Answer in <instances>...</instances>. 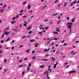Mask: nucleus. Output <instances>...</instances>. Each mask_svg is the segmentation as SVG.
<instances>
[{
  "mask_svg": "<svg viewBox=\"0 0 79 79\" xmlns=\"http://www.w3.org/2000/svg\"><path fill=\"white\" fill-rule=\"evenodd\" d=\"M39 29L40 30H42V28L41 27H40Z\"/></svg>",
  "mask_w": 79,
  "mask_h": 79,
  "instance_id": "nucleus-51",
  "label": "nucleus"
},
{
  "mask_svg": "<svg viewBox=\"0 0 79 79\" xmlns=\"http://www.w3.org/2000/svg\"><path fill=\"white\" fill-rule=\"evenodd\" d=\"M1 44H3L4 43V41L3 40H2L1 42Z\"/></svg>",
  "mask_w": 79,
  "mask_h": 79,
  "instance_id": "nucleus-40",
  "label": "nucleus"
},
{
  "mask_svg": "<svg viewBox=\"0 0 79 79\" xmlns=\"http://www.w3.org/2000/svg\"><path fill=\"white\" fill-rule=\"evenodd\" d=\"M71 30H70V31H69V34H71Z\"/></svg>",
  "mask_w": 79,
  "mask_h": 79,
  "instance_id": "nucleus-52",
  "label": "nucleus"
},
{
  "mask_svg": "<svg viewBox=\"0 0 79 79\" xmlns=\"http://www.w3.org/2000/svg\"><path fill=\"white\" fill-rule=\"evenodd\" d=\"M48 74H49V73H47L46 76H47V78L48 79H50V78L48 76Z\"/></svg>",
  "mask_w": 79,
  "mask_h": 79,
  "instance_id": "nucleus-7",
  "label": "nucleus"
},
{
  "mask_svg": "<svg viewBox=\"0 0 79 79\" xmlns=\"http://www.w3.org/2000/svg\"><path fill=\"white\" fill-rule=\"evenodd\" d=\"M26 52H27V53H29L30 52V49H29L28 50H27L26 51Z\"/></svg>",
  "mask_w": 79,
  "mask_h": 79,
  "instance_id": "nucleus-10",
  "label": "nucleus"
},
{
  "mask_svg": "<svg viewBox=\"0 0 79 79\" xmlns=\"http://www.w3.org/2000/svg\"><path fill=\"white\" fill-rule=\"evenodd\" d=\"M48 21V20H44L45 22H47V21Z\"/></svg>",
  "mask_w": 79,
  "mask_h": 79,
  "instance_id": "nucleus-55",
  "label": "nucleus"
},
{
  "mask_svg": "<svg viewBox=\"0 0 79 79\" xmlns=\"http://www.w3.org/2000/svg\"><path fill=\"white\" fill-rule=\"evenodd\" d=\"M50 42H51V41L49 40L48 42L47 43V44L48 45V44H50Z\"/></svg>",
  "mask_w": 79,
  "mask_h": 79,
  "instance_id": "nucleus-37",
  "label": "nucleus"
},
{
  "mask_svg": "<svg viewBox=\"0 0 79 79\" xmlns=\"http://www.w3.org/2000/svg\"><path fill=\"white\" fill-rule=\"evenodd\" d=\"M67 45V44L66 43H65V44H64L63 46H65V45Z\"/></svg>",
  "mask_w": 79,
  "mask_h": 79,
  "instance_id": "nucleus-59",
  "label": "nucleus"
},
{
  "mask_svg": "<svg viewBox=\"0 0 79 79\" xmlns=\"http://www.w3.org/2000/svg\"><path fill=\"white\" fill-rule=\"evenodd\" d=\"M53 40H57V38H53Z\"/></svg>",
  "mask_w": 79,
  "mask_h": 79,
  "instance_id": "nucleus-24",
  "label": "nucleus"
},
{
  "mask_svg": "<svg viewBox=\"0 0 79 79\" xmlns=\"http://www.w3.org/2000/svg\"><path fill=\"white\" fill-rule=\"evenodd\" d=\"M26 2H24L23 3V5H24V4H26Z\"/></svg>",
  "mask_w": 79,
  "mask_h": 79,
  "instance_id": "nucleus-46",
  "label": "nucleus"
},
{
  "mask_svg": "<svg viewBox=\"0 0 79 79\" xmlns=\"http://www.w3.org/2000/svg\"><path fill=\"white\" fill-rule=\"evenodd\" d=\"M6 29L7 30H9V29H10V28H9V27H7Z\"/></svg>",
  "mask_w": 79,
  "mask_h": 79,
  "instance_id": "nucleus-47",
  "label": "nucleus"
},
{
  "mask_svg": "<svg viewBox=\"0 0 79 79\" xmlns=\"http://www.w3.org/2000/svg\"><path fill=\"white\" fill-rule=\"evenodd\" d=\"M16 19V17H14L13 18V20H14Z\"/></svg>",
  "mask_w": 79,
  "mask_h": 79,
  "instance_id": "nucleus-49",
  "label": "nucleus"
},
{
  "mask_svg": "<svg viewBox=\"0 0 79 79\" xmlns=\"http://www.w3.org/2000/svg\"><path fill=\"white\" fill-rule=\"evenodd\" d=\"M18 18H19V15H18L16 17V19H18Z\"/></svg>",
  "mask_w": 79,
  "mask_h": 79,
  "instance_id": "nucleus-41",
  "label": "nucleus"
},
{
  "mask_svg": "<svg viewBox=\"0 0 79 79\" xmlns=\"http://www.w3.org/2000/svg\"><path fill=\"white\" fill-rule=\"evenodd\" d=\"M4 35H5V34H4V33H3L2 36H1V38H3V37H4Z\"/></svg>",
  "mask_w": 79,
  "mask_h": 79,
  "instance_id": "nucleus-23",
  "label": "nucleus"
},
{
  "mask_svg": "<svg viewBox=\"0 0 79 79\" xmlns=\"http://www.w3.org/2000/svg\"><path fill=\"white\" fill-rule=\"evenodd\" d=\"M48 28H49V27H46L45 28V30H47V29H48Z\"/></svg>",
  "mask_w": 79,
  "mask_h": 79,
  "instance_id": "nucleus-25",
  "label": "nucleus"
},
{
  "mask_svg": "<svg viewBox=\"0 0 79 79\" xmlns=\"http://www.w3.org/2000/svg\"><path fill=\"white\" fill-rule=\"evenodd\" d=\"M74 52V51L72 50L71 52V54H73V52Z\"/></svg>",
  "mask_w": 79,
  "mask_h": 79,
  "instance_id": "nucleus-42",
  "label": "nucleus"
},
{
  "mask_svg": "<svg viewBox=\"0 0 79 79\" xmlns=\"http://www.w3.org/2000/svg\"><path fill=\"white\" fill-rule=\"evenodd\" d=\"M4 11V9H2V10H0V12L1 13H3Z\"/></svg>",
  "mask_w": 79,
  "mask_h": 79,
  "instance_id": "nucleus-8",
  "label": "nucleus"
},
{
  "mask_svg": "<svg viewBox=\"0 0 79 79\" xmlns=\"http://www.w3.org/2000/svg\"><path fill=\"white\" fill-rule=\"evenodd\" d=\"M76 2H77V1H75L73 3V4H74V3H76Z\"/></svg>",
  "mask_w": 79,
  "mask_h": 79,
  "instance_id": "nucleus-31",
  "label": "nucleus"
},
{
  "mask_svg": "<svg viewBox=\"0 0 79 79\" xmlns=\"http://www.w3.org/2000/svg\"><path fill=\"white\" fill-rule=\"evenodd\" d=\"M25 73V72L24 71L22 73V75H23V74H24V73Z\"/></svg>",
  "mask_w": 79,
  "mask_h": 79,
  "instance_id": "nucleus-50",
  "label": "nucleus"
},
{
  "mask_svg": "<svg viewBox=\"0 0 79 79\" xmlns=\"http://www.w3.org/2000/svg\"><path fill=\"white\" fill-rule=\"evenodd\" d=\"M37 52H39V53H41V51H37Z\"/></svg>",
  "mask_w": 79,
  "mask_h": 79,
  "instance_id": "nucleus-62",
  "label": "nucleus"
},
{
  "mask_svg": "<svg viewBox=\"0 0 79 79\" xmlns=\"http://www.w3.org/2000/svg\"><path fill=\"white\" fill-rule=\"evenodd\" d=\"M74 21H75V19H73L71 20V21L72 23H74Z\"/></svg>",
  "mask_w": 79,
  "mask_h": 79,
  "instance_id": "nucleus-28",
  "label": "nucleus"
},
{
  "mask_svg": "<svg viewBox=\"0 0 79 79\" xmlns=\"http://www.w3.org/2000/svg\"><path fill=\"white\" fill-rule=\"evenodd\" d=\"M30 5H31V4H29L27 6V9H28V10H29V9L31 8V6H30Z\"/></svg>",
  "mask_w": 79,
  "mask_h": 79,
  "instance_id": "nucleus-6",
  "label": "nucleus"
},
{
  "mask_svg": "<svg viewBox=\"0 0 79 79\" xmlns=\"http://www.w3.org/2000/svg\"><path fill=\"white\" fill-rule=\"evenodd\" d=\"M23 26H26H26H27V25L25 23L23 24Z\"/></svg>",
  "mask_w": 79,
  "mask_h": 79,
  "instance_id": "nucleus-48",
  "label": "nucleus"
},
{
  "mask_svg": "<svg viewBox=\"0 0 79 79\" xmlns=\"http://www.w3.org/2000/svg\"><path fill=\"white\" fill-rule=\"evenodd\" d=\"M0 23H1V24H2L3 23V22L2 21V20H0Z\"/></svg>",
  "mask_w": 79,
  "mask_h": 79,
  "instance_id": "nucleus-44",
  "label": "nucleus"
},
{
  "mask_svg": "<svg viewBox=\"0 0 79 79\" xmlns=\"http://www.w3.org/2000/svg\"><path fill=\"white\" fill-rule=\"evenodd\" d=\"M44 65H41L40 66V68H44Z\"/></svg>",
  "mask_w": 79,
  "mask_h": 79,
  "instance_id": "nucleus-21",
  "label": "nucleus"
},
{
  "mask_svg": "<svg viewBox=\"0 0 79 79\" xmlns=\"http://www.w3.org/2000/svg\"><path fill=\"white\" fill-rule=\"evenodd\" d=\"M23 65L22 64L21 66H19V68H21V67H23Z\"/></svg>",
  "mask_w": 79,
  "mask_h": 79,
  "instance_id": "nucleus-39",
  "label": "nucleus"
},
{
  "mask_svg": "<svg viewBox=\"0 0 79 79\" xmlns=\"http://www.w3.org/2000/svg\"><path fill=\"white\" fill-rule=\"evenodd\" d=\"M58 2V0H57L55 1L54 3H56L57 2Z\"/></svg>",
  "mask_w": 79,
  "mask_h": 79,
  "instance_id": "nucleus-36",
  "label": "nucleus"
},
{
  "mask_svg": "<svg viewBox=\"0 0 79 79\" xmlns=\"http://www.w3.org/2000/svg\"><path fill=\"white\" fill-rule=\"evenodd\" d=\"M53 32L54 34H58V33L57 32L55 31H53Z\"/></svg>",
  "mask_w": 79,
  "mask_h": 79,
  "instance_id": "nucleus-11",
  "label": "nucleus"
},
{
  "mask_svg": "<svg viewBox=\"0 0 79 79\" xmlns=\"http://www.w3.org/2000/svg\"><path fill=\"white\" fill-rule=\"evenodd\" d=\"M38 34L41 35V34H42V32H38Z\"/></svg>",
  "mask_w": 79,
  "mask_h": 79,
  "instance_id": "nucleus-26",
  "label": "nucleus"
},
{
  "mask_svg": "<svg viewBox=\"0 0 79 79\" xmlns=\"http://www.w3.org/2000/svg\"><path fill=\"white\" fill-rule=\"evenodd\" d=\"M2 51L0 50V53H2Z\"/></svg>",
  "mask_w": 79,
  "mask_h": 79,
  "instance_id": "nucleus-61",
  "label": "nucleus"
},
{
  "mask_svg": "<svg viewBox=\"0 0 79 79\" xmlns=\"http://www.w3.org/2000/svg\"><path fill=\"white\" fill-rule=\"evenodd\" d=\"M11 24H15V23H16V21H14L12 22H11Z\"/></svg>",
  "mask_w": 79,
  "mask_h": 79,
  "instance_id": "nucleus-12",
  "label": "nucleus"
},
{
  "mask_svg": "<svg viewBox=\"0 0 79 79\" xmlns=\"http://www.w3.org/2000/svg\"><path fill=\"white\" fill-rule=\"evenodd\" d=\"M23 47V46H19V48H22Z\"/></svg>",
  "mask_w": 79,
  "mask_h": 79,
  "instance_id": "nucleus-53",
  "label": "nucleus"
},
{
  "mask_svg": "<svg viewBox=\"0 0 79 79\" xmlns=\"http://www.w3.org/2000/svg\"><path fill=\"white\" fill-rule=\"evenodd\" d=\"M46 6H45L42 9H44L45 8V7H46Z\"/></svg>",
  "mask_w": 79,
  "mask_h": 79,
  "instance_id": "nucleus-54",
  "label": "nucleus"
},
{
  "mask_svg": "<svg viewBox=\"0 0 79 79\" xmlns=\"http://www.w3.org/2000/svg\"><path fill=\"white\" fill-rule=\"evenodd\" d=\"M48 73V72L47 71L45 72L44 73V75H45V74H47Z\"/></svg>",
  "mask_w": 79,
  "mask_h": 79,
  "instance_id": "nucleus-14",
  "label": "nucleus"
},
{
  "mask_svg": "<svg viewBox=\"0 0 79 79\" xmlns=\"http://www.w3.org/2000/svg\"><path fill=\"white\" fill-rule=\"evenodd\" d=\"M60 21H61V20H59L57 23V24H59Z\"/></svg>",
  "mask_w": 79,
  "mask_h": 79,
  "instance_id": "nucleus-22",
  "label": "nucleus"
},
{
  "mask_svg": "<svg viewBox=\"0 0 79 79\" xmlns=\"http://www.w3.org/2000/svg\"><path fill=\"white\" fill-rule=\"evenodd\" d=\"M27 60V58H25L24 59V60H25V61Z\"/></svg>",
  "mask_w": 79,
  "mask_h": 79,
  "instance_id": "nucleus-58",
  "label": "nucleus"
},
{
  "mask_svg": "<svg viewBox=\"0 0 79 79\" xmlns=\"http://www.w3.org/2000/svg\"><path fill=\"white\" fill-rule=\"evenodd\" d=\"M26 36H25L22 38V39H24V38H26Z\"/></svg>",
  "mask_w": 79,
  "mask_h": 79,
  "instance_id": "nucleus-34",
  "label": "nucleus"
},
{
  "mask_svg": "<svg viewBox=\"0 0 79 79\" xmlns=\"http://www.w3.org/2000/svg\"><path fill=\"white\" fill-rule=\"evenodd\" d=\"M56 64H55L54 66V69H55V68H56V65H57V64H58V62H56Z\"/></svg>",
  "mask_w": 79,
  "mask_h": 79,
  "instance_id": "nucleus-3",
  "label": "nucleus"
},
{
  "mask_svg": "<svg viewBox=\"0 0 79 79\" xmlns=\"http://www.w3.org/2000/svg\"><path fill=\"white\" fill-rule=\"evenodd\" d=\"M31 29V26L27 28V30H29Z\"/></svg>",
  "mask_w": 79,
  "mask_h": 79,
  "instance_id": "nucleus-16",
  "label": "nucleus"
},
{
  "mask_svg": "<svg viewBox=\"0 0 79 79\" xmlns=\"http://www.w3.org/2000/svg\"><path fill=\"white\" fill-rule=\"evenodd\" d=\"M27 18V16H26V15L24 16L23 17V18Z\"/></svg>",
  "mask_w": 79,
  "mask_h": 79,
  "instance_id": "nucleus-32",
  "label": "nucleus"
},
{
  "mask_svg": "<svg viewBox=\"0 0 79 79\" xmlns=\"http://www.w3.org/2000/svg\"><path fill=\"white\" fill-rule=\"evenodd\" d=\"M35 47H38V46L37 45V44H36L35 45Z\"/></svg>",
  "mask_w": 79,
  "mask_h": 79,
  "instance_id": "nucleus-38",
  "label": "nucleus"
},
{
  "mask_svg": "<svg viewBox=\"0 0 79 79\" xmlns=\"http://www.w3.org/2000/svg\"><path fill=\"white\" fill-rule=\"evenodd\" d=\"M75 72H76V71H69L68 73H70V74H72V73H74Z\"/></svg>",
  "mask_w": 79,
  "mask_h": 79,
  "instance_id": "nucleus-4",
  "label": "nucleus"
},
{
  "mask_svg": "<svg viewBox=\"0 0 79 79\" xmlns=\"http://www.w3.org/2000/svg\"><path fill=\"white\" fill-rule=\"evenodd\" d=\"M41 60H42V61H48V60L46 59H42Z\"/></svg>",
  "mask_w": 79,
  "mask_h": 79,
  "instance_id": "nucleus-15",
  "label": "nucleus"
},
{
  "mask_svg": "<svg viewBox=\"0 0 79 79\" xmlns=\"http://www.w3.org/2000/svg\"><path fill=\"white\" fill-rule=\"evenodd\" d=\"M50 50V48H48V49H45L44 50V51L45 52H48V51H49Z\"/></svg>",
  "mask_w": 79,
  "mask_h": 79,
  "instance_id": "nucleus-5",
  "label": "nucleus"
},
{
  "mask_svg": "<svg viewBox=\"0 0 79 79\" xmlns=\"http://www.w3.org/2000/svg\"><path fill=\"white\" fill-rule=\"evenodd\" d=\"M64 40H63L62 41H61V42L62 43H63V42H64Z\"/></svg>",
  "mask_w": 79,
  "mask_h": 79,
  "instance_id": "nucleus-56",
  "label": "nucleus"
},
{
  "mask_svg": "<svg viewBox=\"0 0 79 79\" xmlns=\"http://www.w3.org/2000/svg\"><path fill=\"white\" fill-rule=\"evenodd\" d=\"M68 5V3L67 2H65L64 6L65 7H66V5Z\"/></svg>",
  "mask_w": 79,
  "mask_h": 79,
  "instance_id": "nucleus-9",
  "label": "nucleus"
},
{
  "mask_svg": "<svg viewBox=\"0 0 79 79\" xmlns=\"http://www.w3.org/2000/svg\"><path fill=\"white\" fill-rule=\"evenodd\" d=\"M33 17H34V15H32V16H31V18H30V19H32V18H33Z\"/></svg>",
  "mask_w": 79,
  "mask_h": 79,
  "instance_id": "nucleus-57",
  "label": "nucleus"
},
{
  "mask_svg": "<svg viewBox=\"0 0 79 79\" xmlns=\"http://www.w3.org/2000/svg\"><path fill=\"white\" fill-rule=\"evenodd\" d=\"M31 64H32L31 63L29 64L28 65L29 66V67H31Z\"/></svg>",
  "mask_w": 79,
  "mask_h": 79,
  "instance_id": "nucleus-29",
  "label": "nucleus"
},
{
  "mask_svg": "<svg viewBox=\"0 0 79 79\" xmlns=\"http://www.w3.org/2000/svg\"><path fill=\"white\" fill-rule=\"evenodd\" d=\"M13 42H15V40H13L12 41L11 43L13 44Z\"/></svg>",
  "mask_w": 79,
  "mask_h": 79,
  "instance_id": "nucleus-45",
  "label": "nucleus"
},
{
  "mask_svg": "<svg viewBox=\"0 0 79 79\" xmlns=\"http://www.w3.org/2000/svg\"><path fill=\"white\" fill-rule=\"evenodd\" d=\"M10 32L5 31L4 32V34H5V35H8V34H10Z\"/></svg>",
  "mask_w": 79,
  "mask_h": 79,
  "instance_id": "nucleus-2",
  "label": "nucleus"
},
{
  "mask_svg": "<svg viewBox=\"0 0 79 79\" xmlns=\"http://www.w3.org/2000/svg\"><path fill=\"white\" fill-rule=\"evenodd\" d=\"M5 49H9V47L6 48Z\"/></svg>",
  "mask_w": 79,
  "mask_h": 79,
  "instance_id": "nucleus-64",
  "label": "nucleus"
},
{
  "mask_svg": "<svg viewBox=\"0 0 79 79\" xmlns=\"http://www.w3.org/2000/svg\"><path fill=\"white\" fill-rule=\"evenodd\" d=\"M58 15V13H57L56 14H53L52 15V16H56V15Z\"/></svg>",
  "mask_w": 79,
  "mask_h": 79,
  "instance_id": "nucleus-27",
  "label": "nucleus"
},
{
  "mask_svg": "<svg viewBox=\"0 0 79 79\" xmlns=\"http://www.w3.org/2000/svg\"><path fill=\"white\" fill-rule=\"evenodd\" d=\"M76 53H77V52H74V53H73V55H75V54H76Z\"/></svg>",
  "mask_w": 79,
  "mask_h": 79,
  "instance_id": "nucleus-60",
  "label": "nucleus"
},
{
  "mask_svg": "<svg viewBox=\"0 0 79 79\" xmlns=\"http://www.w3.org/2000/svg\"><path fill=\"white\" fill-rule=\"evenodd\" d=\"M14 49V47H12V50H13Z\"/></svg>",
  "mask_w": 79,
  "mask_h": 79,
  "instance_id": "nucleus-63",
  "label": "nucleus"
},
{
  "mask_svg": "<svg viewBox=\"0 0 79 79\" xmlns=\"http://www.w3.org/2000/svg\"><path fill=\"white\" fill-rule=\"evenodd\" d=\"M73 23H67V26H68L69 29H71V25H73Z\"/></svg>",
  "mask_w": 79,
  "mask_h": 79,
  "instance_id": "nucleus-1",
  "label": "nucleus"
},
{
  "mask_svg": "<svg viewBox=\"0 0 79 79\" xmlns=\"http://www.w3.org/2000/svg\"><path fill=\"white\" fill-rule=\"evenodd\" d=\"M28 34H32V31H30L28 33Z\"/></svg>",
  "mask_w": 79,
  "mask_h": 79,
  "instance_id": "nucleus-20",
  "label": "nucleus"
},
{
  "mask_svg": "<svg viewBox=\"0 0 79 79\" xmlns=\"http://www.w3.org/2000/svg\"><path fill=\"white\" fill-rule=\"evenodd\" d=\"M34 41H35V40H30L31 42H33Z\"/></svg>",
  "mask_w": 79,
  "mask_h": 79,
  "instance_id": "nucleus-19",
  "label": "nucleus"
},
{
  "mask_svg": "<svg viewBox=\"0 0 79 79\" xmlns=\"http://www.w3.org/2000/svg\"><path fill=\"white\" fill-rule=\"evenodd\" d=\"M32 58H33V60H35V59L36 58L35 56H33L32 57Z\"/></svg>",
  "mask_w": 79,
  "mask_h": 79,
  "instance_id": "nucleus-30",
  "label": "nucleus"
},
{
  "mask_svg": "<svg viewBox=\"0 0 79 79\" xmlns=\"http://www.w3.org/2000/svg\"><path fill=\"white\" fill-rule=\"evenodd\" d=\"M56 31L57 32H60L59 29H58V28H56Z\"/></svg>",
  "mask_w": 79,
  "mask_h": 79,
  "instance_id": "nucleus-18",
  "label": "nucleus"
},
{
  "mask_svg": "<svg viewBox=\"0 0 79 79\" xmlns=\"http://www.w3.org/2000/svg\"><path fill=\"white\" fill-rule=\"evenodd\" d=\"M10 39V38H8L7 39V40H6V42H8V41H9Z\"/></svg>",
  "mask_w": 79,
  "mask_h": 79,
  "instance_id": "nucleus-13",
  "label": "nucleus"
},
{
  "mask_svg": "<svg viewBox=\"0 0 79 79\" xmlns=\"http://www.w3.org/2000/svg\"><path fill=\"white\" fill-rule=\"evenodd\" d=\"M51 58L52 59V61H55V59L53 57H52Z\"/></svg>",
  "mask_w": 79,
  "mask_h": 79,
  "instance_id": "nucleus-17",
  "label": "nucleus"
},
{
  "mask_svg": "<svg viewBox=\"0 0 79 79\" xmlns=\"http://www.w3.org/2000/svg\"><path fill=\"white\" fill-rule=\"evenodd\" d=\"M6 5L5 4L4 5L3 8H6Z\"/></svg>",
  "mask_w": 79,
  "mask_h": 79,
  "instance_id": "nucleus-33",
  "label": "nucleus"
},
{
  "mask_svg": "<svg viewBox=\"0 0 79 79\" xmlns=\"http://www.w3.org/2000/svg\"><path fill=\"white\" fill-rule=\"evenodd\" d=\"M7 60L6 59L4 60V63H6Z\"/></svg>",
  "mask_w": 79,
  "mask_h": 79,
  "instance_id": "nucleus-35",
  "label": "nucleus"
},
{
  "mask_svg": "<svg viewBox=\"0 0 79 79\" xmlns=\"http://www.w3.org/2000/svg\"><path fill=\"white\" fill-rule=\"evenodd\" d=\"M23 11H24V10H22L21 11H20V13H23Z\"/></svg>",
  "mask_w": 79,
  "mask_h": 79,
  "instance_id": "nucleus-43",
  "label": "nucleus"
}]
</instances>
